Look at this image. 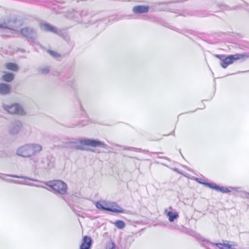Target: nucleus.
I'll list each match as a JSON object with an SVG mask.
<instances>
[{
	"mask_svg": "<svg viewBox=\"0 0 249 249\" xmlns=\"http://www.w3.org/2000/svg\"><path fill=\"white\" fill-rule=\"evenodd\" d=\"M43 150L42 145L36 142H30L18 147L16 154L23 158H30L39 154Z\"/></svg>",
	"mask_w": 249,
	"mask_h": 249,
	"instance_id": "f257e3e1",
	"label": "nucleus"
},
{
	"mask_svg": "<svg viewBox=\"0 0 249 249\" xmlns=\"http://www.w3.org/2000/svg\"><path fill=\"white\" fill-rule=\"evenodd\" d=\"M71 143L72 144V146L75 149L81 150H86V146L103 148H106L107 146V144L102 141L88 138L74 140L71 142Z\"/></svg>",
	"mask_w": 249,
	"mask_h": 249,
	"instance_id": "f03ea898",
	"label": "nucleus"
},
{
	"mask_svg": "<svg viewBox=\"0 0 249 249\" xmlns=\"http://www.w3.org/2000/svg\"><path fill=\"white\" fill-rule=\"evenodd\" d=\"M0 178L3 180L16 184L35 186L46 189L41 185H36L28 182L27 181L28 180L33 181L34 182H40V181L36 179L29 178L26 177L13 175H6L0 173Z\"/></svg>",
	"mask_w": 249,
	"mask_h": 249,
	"instance_id": "7ed1b4c3",
	"label": "nucleus"
},
{
	"mask_svg": "<svg viewBox=\"0 0 249 249\" xmlns=\"http://www.w3.org/2000/svg\"><path fill=\"white\" fill-rule=\"evenodd\" d=\"M39 182H41L40 181ZM51 188L53 191L61 195H65L67 193L68 186L63 181L55 180L42 182Z\"/></svg>",
	"mask_w": 249,
	"mask_h": 249,
	"instance_id": "20e7f679",
	"label": "nucleus"
},
{
	"mask_svg": "<svg viewBox=\"0 0 249 249\" xmlns=\"http://www.w3.org/2000/svg\"><path fill=\"white\" fill-rule=\"evenodd\" d=\"M95 206L98 209L102 210L117 213H123L124 212V210L116 203L105 200L97 201Z\"/></svg>",
	"mask_w": 249,
	"mask_h": 249,
	"instance_id": "39448f33",
	"label": "nucleus"
},
{
	"mask_svg": "<svg viewBox=\"0 0 249 249\" xmlns=\"http://www.w3.org/2000/svg\"><path fill=\"white\" fill-rule=\"evenodd\" d=\"M213 56L218 58L222 62H233L237 60H246L249 55L246 53H236L226 56L224 54H214Z\"/></svg>",
	"mask_w": 249,
	"mask_h": 249,
	"instance_id": "423d86ee",
	"label": "nucleus"
},
{
	"mask_svg": "<svg viewBox=\"0 0 249 249\" xmlns=\"http://www.w3.org/2000/svg\"><path fill=\"white\" fill-rule=\"evenodd\" d=\"M3 108L10 114H16L21 115L25 114V112L22 107L17 103H8L3 105Z\"/></svg>",
	"mask_w": 249,
	"mask_h": 249,
	"instance_id": "0eeeda50",
	"label": "nucleus"
},
{
	"mask_svg": "<svg viewBox=\"0 0 249 249\" xmlns=\"http://www.w3.org/2000/svg\"><path fill=\"white\" fill-rule=\"evenodd\" d=\"M207 185L209 188L224 194L229 193L233 191L238 193L241 191V188L240 187L219 186L214 183H211V184H209Z\"/></svg>",
	"mask_w": 249,
	"mask_h": 249,
	"instance_id": "6e6552de",
	"label": "nucleus"
},
{
	"mask_svg": "<svg viewBox=\"0 0 249 249\" xmlns=\"http://www.w3.org/2000/svg\"><path fill=\"white\" fill-rule=\"evenodd\" d=\"M21 25V22L20 21L18 20L15 18H13L0 24V28L17 31Z\"/></svg>",
	"mask_w": 249,
	"mask_h": 249,
	"instance_id": "1a4fd4ad",
	"label": "nucleus"
},
{
	"mask_svg": "<svg viewBox=\"0 0 249 249\" xmlns=\"http://www.w3.org/2000/svg\"><path fill=\"white\" fill-rule=\"evenodd\" d=\"M213 247H216L215 249H235L236 243L233 242L225 241L222 243H211Z\"/></svg>",
	"mask_w": 249,
	"mask_h": 249,
	"instance_id": "9d476101",
	"label": "nucleus"
},
{
	"mask_svg": "<svg viewBox=\"0 0 249 249\" xmlns=\"http://www.w3.org/2000/svg\"><path fill=\"white\" fill-rule=\"evenodd\" d=\"M164 213L168 218V220L170 222H174L179 217L178 213L172 207L165 209L164 211Z\"/></svg>",
	"mask_w": 249,
	"mask_h": 249,
	"instance_id": "9b49d317",
	"label": "nucleus"
},
{
	"mask_svg": "<svg viewBox=\"0 0 249 249\" xmlns=\"http://www.w3.org/2000/svg\"><path fill=\"white\" fill-rule=\"evenodd\" d=\"M40 27L42 30L56 34H58L60 32L57 28L53 27L47 23H40Z\"/></svg>",
	"mask_w": 249,
	"mask_h": 249,
	"instance_id": "f8f14e48",
	"label": "nucleus"
},
{
	"mask_svg": "<svg viewBox=\"0 0 249 249\" xmlns=\"http://www.w3.org/2000/svg\"><path fill=\"white\" fill-rule=\"evenodd\" d=\"M21 34L28 38H34L36 36V32L32 28L26 27L20 30Z\"/></svg>",
	"mask_w": 249,
	"mask_h": 249,
	"instance_id": "ddd939ff",
	"label": "nucleus"
},
{
	"mask_svg": "<svg viewBox=\"0 0 249 249\" xmlns=\"http://www.w3.org/2000/svg\"><path fill=\"white\" fill-rule=\"evenodd\" d=\"M149 8L148 5H137L133 7L132 11L136 14H143L147 13Z\"/></svg>",
	"mask_w": 249,
	"mask_h": 249,
	"instance_id": "4468645a",
	"label": "nucleus"
},
{
	"mask_svg": "<svg viewBox=\"0 0 249 249\" xmlns=\"http://www.w3.org/2000/svg\"><path fill=\"white\" fill-rule=\"evenodd\" d=\"M91 245V239L90 237L87 236L83 237L81 245L80 246V249H90Z\"/></svg>",
	"mask_w": 249,
	"mask_h": 249,
	"instance_id": "2eb2a0df",
	"label": "nucleus"
},
{
	"mask_svg": "<svg viewBox=\"0 0 249 249\" xmlns=\"http://www.w3.org/2000/svg\"><path fill=\"white\" fill-rule=\"evenodd\" d=\"M21 125V124L19 122H17L12 124L10 125L9 129L10 133L13 135L18 134L20 130Z\"/></svg>",
	"mask_w": 249,
	"mask_h": 249,
	"instance_id": "dca6fc26",
	"label": "nucleus"
},
{
	"mask_svg": "<svg viewBox=\"0 0 249 249\" xmlns=\"http://www.w3.org/2000/svg\"><path fill=\"white\" fill-rule=\"evenodd\" d=\"M11 90V87L9 85L1 83L0 84V94H7L9 93Z\"/></svg>",
	"mask_w": 249,
	"mask_h": 249,
	"instance_id": "f3484780",
	"label": "nucleus"
},
{
	"mask_svg": "<svg viewBox=\"0 0 249 249\" xmlns=\"http://www.w3.org/2000/svg\"><path fill=\"white\" fill-rule=\"evenodd\" d=\"M14 75L12 73H5L3 75L2 78L4 81L10 82L14 79Z\"/></svg>",
	"mask_w": 249,
	"mask_h": 249,
	"instance_id": "a211bd4d",
	"label": "nucleus"
},
{
	"mask_svg": "<svg viewBox=\"0 0 249 249\" xmlns=\"http://www.w3.org/2000/svg\"><path fill=\"white\" fill-rule=\"evenodd\" d=\"M114 224L119 229H122L125 226V223L122 220H117L114 223Z\"/></svg>",
	"mask_w": 249,
	"mask_h": 249,
	"instance_id": "6ab92c4d",
	"label": "nucleus"
},
{
	"mask_svg": "<svg viewBox=\"0 0 249 249\" xmlns=\"http://www.w3.org/2000/svg\"><path fill=\"white\" fill-rule=\"evenodd\" d=\"M6 68L12 71H17L18 69V66L16 63H7Z\"/></svg>",
	"mask_w": 249,
	"mask_h": 249,
	"instance_id": "aec40b11",
	"label": "nucleus"
},
{
	"mask_svg": "<svg viewBox=\"0 0 249 249\" xmlns=\"http://www.w3.org/2000/svg\"><path fill=\"white\" fill-rule=\"evenodd\" d=\"M194 179L195 181H196V182H198L199 183L203 184L208 187V186L207 185L209 184H211V183H206V182H204V180L201 178H194Z\"/></svg>",
	"mask_w": 249,
	"mask_h": 249,
	"instance_id": "412c9836",
	"label": "nucleus"
},
{
	"mask_svg": "<svg viewBox=\"0 0 249 249\" xmlns=\"http://www.w3.org/2000/svg\"><path fill=\"white\" fill-rule=\"evenodd\" d=\"M48 52L53 57L57 58L60 56V54L54 51L48 50Z\"/></svg>",
	"mask_w": 249,
	"mask_h": 249,
	"instance_id": "4be33fe9",
	"label": "nucleus"
},
{
	"mask_svg": "<svg viewBox=\"0 0 249 249\" xmlns=\"http://www.w3.org/2000/svg\"><path fill=\"white\" fill-rule=\"evenodd\" d=\"M229 64L230 63H221V66L222 68L225 69L228 66Z\"/></svg>",
	"mask_w": 249,
	"mask_h": 249,
	"instance_id": "5701e85b",
	"label": "nucleus"
},
{
	"mask_svg": "<svg viewBox=\"0 0 249 249\" xmlns=\"http://www.w3.org/2000/svg\"><path fill=\"white\" fill-rule=\"evenodd\" d=\"M41 71H42V73H47V72H49V69L48 68H46L42 70Z\"/></svg>",
	"mask_w": 249,
	"mask_h": 249,
	"instance_id": "b1692460",
	"label": "nucleus"
},
{
	"mask_svg": "<svg viewBox=\"0 0 249 249\" xmlns=\"http://www.w3.org/2000/svg\"><path fill=\"white\" fill-rule=\"evenodd\" d=\"M115 248V245L114 243L111 244V247L109 248L108 249H114Z\"/></svg>",
	"mask_w": 249,
	"mask_h": 249,
	"instance_id": "393cba45",
	"label": "nucleus"
},
{
	"mask_svg": "<svg viewBox=\"0 0 249 249\" xmlns=\"http://www.w3.org/2000/svg\"><path fill=\"white\" fill-rule=\"evenodd\" d=\"M57 140L58 141L59 140V139L58 138H57V137H54L53 138V142H56Z\"/></svg>",
	"mask_w": 249,
	"mask_h": 249,
	"instance_id": "a878e982",
	"label": "nucleus"
},
{
	"mask_svg": "<svg viewBox=\"0 0 249 249\" xmlns=\"http://www.w3.org/2000/svg\"><path fill=\"white\" fill-rule=\"evenodd\" d=\"M246 197L247 198L249 199V193H247L246 194Z\"/></svg>",
	"mask_w": 249,
	"mask_h": 249,
	"instance_id": "bb28decb",
	"label": "nucleus"
}]
</instances>
